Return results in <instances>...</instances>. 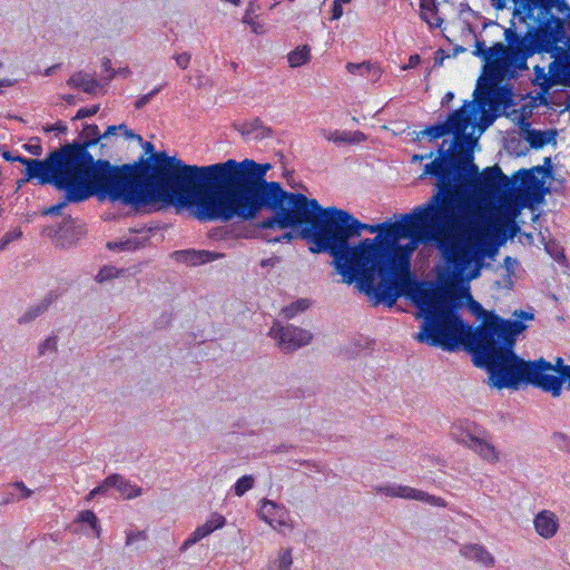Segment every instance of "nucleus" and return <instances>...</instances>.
Wrapping results in <instances>:
<instances>
[{
    "instance_id": "1",
    "label": "nucleus",
    "mask_w": 570,
    "mask_h": 570,
    "mask_svg": "<svg viewBox=\"0 0 570 570\" xmlns=\"http://www.w3.org/2000/svg\"><path fill=\"white\" fill-rule=\"evenodd\" d=\"M458 163L453 157L442 156L424 166V175L436 177L438 190L425 204L400 216L395 239L375 269L381 282H373V291L364 292L374 306L393 307L399 297H409L423 318L414 335L416 341L430 338L440 343L441 333L455 336L462 331L455 297L431 283L417 282L412 275L411 255L419 244L436 242L446 265L459 276L472 264L479 267L485 256L481 217L452 185Z\"/></svg>"
},
{
    "instance_id": "2",
    "label": "nucleus",
    "mask_w": 570,
    "mask_h": 570,
    "mask_svg": "<svg viewBox=\"0 0 570 570\" xmlns=\"http://www.w3.org/2000/svg\"><path fill=\"white\" fill-rule=\"evenodd\" d=\"M137 142V160L112 166L107 187L117 203L145 213L187 209L200 222H249V158L188 165L151 141Z\"/></svg>"
},
{
    "instance_id": "3",
    "label": "nucleus",
    "mask_w": 570,
    "mask_h": 570,
    "mask_svg": "<svg viewBox=\"0 0 570 570\" xmlns=\"http://www.w3.org/2000/svg\"><path fill=\"white\" fill-rule=\"evenodd\" d=\"M397 220L365 224L351 213L323 208L314 226L302 229V239L311 243L314 254L327 253L346 284L356 283L360 292L373 291L375 269L397 233Z\"/></svg>"
},
{
    "instance_id": "4",
    "label": "nucleus",
    "mask_w": 570,
    "mask_h": 570,
    "mask_svg": "<svg viewBox=\"0 0 570 570\" xmlns=\"http://www.w3.org/2000/svg\"><path fill=\"white\" fill-rule=\"evenodd\" d=\"M513 315L515 320H505L490 313L473 332L459 315L462 331L455 336L444 332L440 334V343H432L430 338L417 342L449 352L465 345L473 355L474 365L487 370L490 386L517 390L522 383L527 384L532 361H524L513 350L518 336L527 330L523 321L533 320L534 315L524 311H515Z\"/></svg>"
},
{
    "instance_id": "5",
    "label": "nucleus",
    "mask_w": 570,
    "mask_h": 570,
    "mask_svg": "<svg viewBox=\"0 0 570 570\" xmlns=\"http://www.w3.org/2000/svg\"><path fill=\"white\" fill-rule=\"evenodd\" d=\"M266 208L274 214L252 228V237L257 229H286L306 224L314 226L322 206L314 198L301 193H291L282 188L279 183L263 181L252 189V220L257 212Z\"/></svg>"
},
{
    "instance_id": "6",
    "label": "nucleus",
    "mask_w": 570,
    "mask_h": 570,
    "mask_svg": "<svg viewBox=\"0 0 570 570\" xmlns=\"http://www.w3.org/2000/svg\"><path fill=\"white\" fill-rule=\"evenodd\" d=\"M81 127L76 139L51 150V158L57 161V166H63L69 171L88 177L94 183L108 185L114 164L108 159H95L89 151L97 145H100V150L106 147L101 142L100 129L98 125L88 122H83Z\"/></svg>"
},
{
    "instance_id": "7",
    "label": "nucleus",
    "mask_w": 570,
    "mask_h": 570,
    "mask_svg": "<svg viewBox=\"0 0 570 570\" xmlns=\"http://www.w3.org/2000/svg\"><path fill=\"white\" fill-rule=\"evenodd\" d=\"M445 141H443L442 146L439 149V156H450L455 158L458 163V167L453 171V180L452 185L462 193L461 189L456 187L454 184L456 180L461 179L463 176H472L471 180V190L473 191L475 198L481 203H492V202H502L511 193V180L508 176L503 174L501 168L498 165L487 167L482 173L479 174V168L471 161V156L466 157H458L452 154V149H444ZM465 197L473 204L476 213L481 217L482 222V243L484 244V230L487 228V220L482 213L479 210L473 198L469 197L464 191Z\"/></svg>"
},
{
    "instance_id": "8",
    "label": "nucleus",
    "mask_w": 570,
    "mask_h": 570,
    "mask_svg": "<svg viewBox=\"0 0 570 570\" xmlns=\"http://www.w3.org/2000/svg\"><path fill=\"white\" fill-rule=\"evenodd\" d=\"M37 181L39 185H51L58 191H63L61 200L45 208L41 212L42 216H59L69 204H80L90 197H96L100 202L117 203L107 185L94 183L88 177L71 173L63 166H52Z\"/></svg>"
},
{
    "instance_id": "9",
    "label": "nucleus",
    "mask_w": 570,
    "mask_h": 570,
    "mask_svg": "<svg viewBox=\"0 0 570 570\" xmlns=\"http://www.w3.org/2000/svg\"><path fill=\"white\" fill-rule=\"evenodd\" d=\"M504 38L508 42L505 47L501 42L497 43V51H499L500 59H495L492 69L499 71L500 81L504 78L511 67L523 69L527 68L528 58L537 53L532 35L528 32L524 36H519L512 28L504 31Z\"/></svg>"
},
{
    "instance_id": "10",
    "label": "nucleus",
    "mask_w": 570,
    "mask_h": 570,
    "mask_svg": "<svg viewBox=\"0 0 570 570\" xmlns=\"http://www.w3.org/2000/svg\"><path fill=\"white\" fill-rule=\"evenodd\" d=\"M476 108L474 102L465 101L464 105L452 111L444 122L435 124L426 127L420 131L419 136H428L430 139H438L445 135L453 134L454 142L449 149H452L461 142V140L469 139L465 135L466 129L472 122V116L475 114Z\"/></svg>"
},
{
    "instance_id": "11",
    "label": "nucleus",
    "mask_w": 570,
    "mask_h": 570,
    "mask_svg": "<svg viewBox=\"0 0 570 570\" xmlns=\"http://www.w3.org/2000/svg\"><path fill=\"white\" fill-rule=\"evenodd\" d=\"M551 160L544 158L543 166H534L530 169L519 170L520 191L519 197L522 206L531 207L543 200L547 189L544 188V178L551 175Z\"/></svg>"
},
{
    "instance_id": "12",
    "label": "nucleus",
    "mask_w": 570,
    "mask_h": 570,
    "mask_svg": "<svg viewBox=\"0 0 570 570\" xmlns=\"http://www.w3.org/2000/svg\"><path fill=\"white\" fill-rule=\"evenodd\" d=\"M452 434L458 442L473 450L483 460L490 463H497L499 461V451L485 436V432L478 425L469 422L455 425Z\"/></svg>"
},
{
    "instance_id": "13",
    "label": "nucleus",
    "mask_w": 570,
    "mask_h": 570,
    "mask_svg": "<svg viewBox=\"0 0 570 570\" xmlns=\"http://www.w3.org/2000/svg\"><path fill=\"white\" fill-rule=\"evenodd\" d=\"M537 53H550L553 58L564 50L558 43L566 37L564 23L558 17L551 16L542 22L534 32H531Z\"/></svg>"
},
{
    "instance_id": "14",
    "label": "nucleus",
    "mask_w": 570,
    "mask_h": 570,
    "mask_svg": "<svg viewBox=\"0 0 570 570\" xmlns=\"http://www.w3.org/2000/svg\"><path fill=\"white\" fill-rule=\"evenodd\" d=\"M269 335L285 353L305 346L312 341V334L308 331L294 325H281L279 322L273 324Z\"/></svg>"
},
{
    "instance_id": "15",
    "label": "nucleus",
    "mask_w": 570,
    "mask_h": 570,
    "mask_svg": "<svg viewBox=\"0 0 570 570\" xmlns=\"http://www.w3.org/2000/svg\"><path fill=\"white\" fill-rule=\"evenodd\" d=\"M554 370L552 364L543 358L532 361L527 384L539 387L557 397L562 392V376L550 374Z\"/></svg>"
},
{
    "instance_id": "16",
    "label": "nucleus",
    "mask_w": 570,
    "mask_h": 570,
    "mask_svg": "<svg viewBox=\"0 0 570 570\" xmlns=\"http://www.w3.org/2000/svg\"><path fill=\"white\" fill-rule=\"evenodd\" d=\"M1 156L9 163H20L24 166V179L22 181H29L38 179L52 166L57 167V161L51 158V151H49L43 159L28 158L20 154L13 155L10 150H3Z\"/></svg>"
},
{
    "instance_id": "17",
    "label": "nucleus",
    "mask_w": 570,
    "mask_h": 570,
    "mask_svg": "<svg viewBox=\"0 0 570 570\" xmlns=\"http://www.w3.org/2000/svg\"><path fill=\"white\" fill-rule=\"evenodd\" d=\"M376 491L386 497L422 501L435 507H443L445 504L444 500L441 498L431 495L424 491L407 485L396 483L377 487Z\"/></svg>"
},
{
    "instance_id": "18",
    "label": "nucleus",
    "mask_w": 570,
    "mask_h": 570,
    "mask_svg": "<svg viewBox=\"0 0 570 570\" xmlns=\"http://www.w3.org/2000/svg\"><path fill=\"white\" fill-rule=\"evenodd\" d=\"M259 518L269 524L274 530L286 534L292 530L289 517L284 507L271 500H265L258 509Z\"/></svg>"
},
{
    "instance_id": "19",
    "label": "nucleus",
    "mask_w": 570,
    "mask_h": 570,
    "mask_svg": "<svg viewBox=\"0 0 570 570\" xmlns=\"http://www.w3.org/2000/svg\"><path fill=\"white\" fill-rule=\"evenodd\" d=\"M473 55L481 57L485 61L484 83H488L490 87L497 85L500 81L499 71L492 69L494 61H497L495 59H500L499 51H497V43L487 48L484 41L476 40Z\"/></svg>"
},
{
    "instance_id": "20",
    "label": "nucleus",
    "mask_w": 570,
    "mask_h": 570,
    "mask_svg": "<svg viewBox=\"0 0 570 570\" xmlns=\"http://www.w3.org/2000/svg\"><path fill=\"white\" fill-rule=\"evenodd\" d=\"M85 233V227L78 224L70 215L65 216L55 230L61 247L72 246Z\"/></svg>"
},
{
    "instance_id": "21",
    "label": "nucleus",
    "mask_w": 570,
    "mask_h": 570,
    "mask_svg": "<svg viewBox=\"0 0 570 570\" xmlns=\"http://www.w3.org/2000/svg\"><path fill=\"white\" fill-rule=\"evenodd\" d=\"M225 524L226 519L224 515L217 512L212 513L210 518L204 524L197 527L184 541L180 547V551L187 550L189 547L196 544L202 539L212 534L214 531L222 529Z\"/></svg>"
},
{
    "instance_id": "22",
    "label": "nucleus",
    "mask_w": 570,
    "mask_h": 570,
    "mask_svg": "<svg viewBox=\"0 0 570 570\" xmlns=\"http://www.w3.org/2000/svg\"><path fill=\"white\" fill-rule=\"evenodd\" d=\"M174 256L179 263H184L190 266H199L223 258L225 255L218 252L189 248L176 250L174 252Z\"/></svg>"
},
{
    "instance_id": "23",
    "label": "nucleus",
    "mask_w": 570,
    "mask_h": 570,
    "mask_svg": "<svg viewBox=\"0 0 570 570\" xmlns=\"http://www.w3.org/2000/svg\"><path fill=\"white\" fill-rule=\"evenodd\" d=\"M518 8V11L522 10L528 18H532L534 10L540 11V16L546 19H550L551 10L558 4H564L563 0H513Z\"/></svg>"
},
{
    "instance_id": "24",
    "label": "nucleus",
    "mask_w": 570,
    "mask_h": 570,
    "mask_svg": "<svg viewBox=\"0 0 570 570\" xmlns=\"http://www.w3.org/2000/svg\"><path fill=\"white\" fill-rule=\"evenodd\" d=\"M210 237L217 240H225L229 247H235L240 239H249V227L244 224H234L213 229Z\"/></svg>"
},
{
    "instance_id": "25",
    "label": "nucleus",
    "mask_w": 570,
    "mask_h": 570,
    "mask_svg": "<svg viewBox=\"0 0 570 570\" xmlns=\"http://www.w3.org/2000/svg\"><path fill=\"white\" fill-rule=\"evenodd\" d=\"M533 525L540 537L551 539L558 532L559 520L554 512L542 510L534 517Z\"/></svg>"
},
{
    "instance_id": "26",
    "label": "nucleus",
    "mask_w": 570,
    "mask_h": 570,
    "mask_svg": "<svg viewBox=\"0 0 570 570\" xmlns=\"http://www.w3.org/2000/svg\"><path fill=\"white\" fill-rule=\"evenodd\" d=\"M550 71H554L558 85L570 87V52L562 50L553 57Z\"/></svg>"
},
{
    "instance_id": "27",
    "label": "nucleus",
    "mask_w": 570,
    "mask_h": 570,
    "mask_svg": "<svg viewBox=\"0 0 570 570\" xmlns=\"http://www.w3.org/2000/svg\"><path fill=\"white\" fill-rule=\"evenodd\" d=\"M460 553L465 559L473 560L484 567H493L494 558L482 544L471 543L460 548Z\"/></svg>"
},
{
    "instance_id": "28",
    "label": "nucleus",
    "mask_w": 570,
    "mask_h": 570,
    "mask_svg": "<svg viewBox=\"0 0 570 570\" xmlns=\"http://www.w3.org/2000/svg\"><path fill=\"white\" fill-rule=\"evenodd\" d=\"M67 86L73 89L82 90L85 94L95 95L101 83L92 78L89 73L77 71L72 73L67 80Z\"/></svg>"
},
{
    "instance_id": "29",
    "label": "nucleus",
    "mask_w": 570,
    "mask_h": 570,
    "mask_svg": "<svg viewBox=\"0 0 570 570\" xmlns=\"http://www.w3.org/2000/svg\"><path fill=\"white\" fill-rule=\"evenodd\" d=\"M108 483L112 484V488L116 489L122 498L128 500L142 494V488L131 484L130 481L118 473L108 475Z\"/></svg>"
},
{
    "instance_id": "30",
    "label": "nucleus",
    "mask_w": 570,
    "mask_h": 570,
    "mask_svg": "<svg viewBox=\"0 0 570 570\" xmlns=\"http://www.w3.org/2000/svg\"><path fill=\"white\" fill-rule=\"evenodd\" d=\"M58 293L55 291H50L40 303L37 305L30 306L20 317V324H27L42 315L49 306L58 298Z\"/></svg>"
},
{
    "instance_id": "31",
    "label": "nucleus",
    "mask_w": 570,
    "mask_h": 570,
    "mask_svg": "<svg viewBox=\"0 0 570 570\" xmlns=\"http://www.w3.org/2000/svg\"><path fill=\"white\" fill-rule=\"evenodd\" d=\"M302 228L299 232L295 230H287L286 229H261L264 234L262 235L266 242L268 243H291L294 238L301 237V232L304 227H306V224L299 225Z\"/></svg>"
},
{
    "instance_id": "32",
    "label": "nucleus",
    "mask_w": 570,
    "mask_h": 570,
    "mask_svg": "<svg viewBox=\"0 0 570 570\" xmlns=\"http://www.w3.org/2000/svg\"><path fill=\"white\" fill-rule=\"evenodd\" d=\"M75 522L81 524L82 527H85V525L88 527V529L90 530V532L92 533L94 537H96V538L100 537V533H101L100 521L94 511L83 510V511L79 512Z\"/></svg>"
},
{
    "instance_id": "33",
    "label": "nucleus",
    "mask_w": 570,
    "mask_h": 570,
    "mask_svg": "<svg viewBox=\"0 0 570 570\" xmlns=\"http://www.w3.org/2000/svg\"><path fill=\"white\" fill-rule=\"evenodd\" d=\"M534 85L540 87L543 92H547L550 88L558 85L557 78H554V71L546 72L544 68L534 67Z\"/></svg>"
},
{
    "instance_id": "34",
    "label": "nucleus",
    "mask_w": 570,
    "mask_h": 570,
    "mask_svg": "<svg viewBox=\"0 0 570 570\" xmlns=\"http://www.w3.org/2000/svg\"><path fill=\"white\" fill-rule=\"evenodd\" d=\"M287 59L292 68L301 67L309 61L311 48L307 45L299 46L288 53Z\"/></svg>"
},
{
    "instance_id": "35",
    "label": "nucleus",
    "mask_w": 570,
    "mask_h": 570,
    "mask_svg": "<svg viewBox=\"0 0 570 570\" xmlns=\"http://www.w3.org/2000/svg\"><path fill=\"white\" fill-rule=\"evenodd\" d=\"M552 136H553V132H551V131L530 129L527 132L525 139L532 148L538 149V148H542L543 146L549 144Z\"/></svg>"
},
{
    "instance_id": "36",
    "label": "nucleus",
    "mask_w": 570,
    "mask_h": 570,
    "mask_svg": "<svg viewBox=\"0 0 570 570\" xmlns=\"http://www.w3.org/2000/svg\"><path fill=\"white\" fill-rule=\"evenodd\" d=\"M293 563V549L282 548L277 552V557L273 562V567L275 570H294Z\"/></svg>"
},
{
    "instance_id": "37",
    "label": "nucleus",
    "mask_w": 570,
    "mask_h": 570,
    "mask_svg": "<svg viewBox=\"0 0 570 570\" xmlns=\"http://www.w3.org/2000/svg\"><path fill=\"white\" fill-rule=\"evenodd\" d=\"M309 307V301L306 298H301L289 304L288 306L282 309V315L286 320H291L295 317L297 314L306 311Z\"/></svg>"
},
{
    "instance_id": "38",
    "label": "nucleus",
    "mask_w": 570,
    "mask_h": 570,
    "mask_svg": "<svg viewBox=\"0 0 570 570\" xmlns=\"http://www.w3.org/2000/svg\"><path fill=\"white\" fill-rule=\"evenodd\" d=\"M271 168L272 165L268 163L259 164L252 160V185L254 186L255 184L267 181L264 177Z\"/></svg>"
},
{
    "instance_id": "39",
    "label": "nucleus",
    "mask_w": 570,
    "mask_h": 570,
    "mask_svg": "<svg viewBox=\"0 0 570 570\" xmlns=\"http://www.w3.org/2000/svg\"><path fill=\"white\" fill-rule=\"evenodd\" d=\"M346 69L352 75L367 76L372 71L374 75H377L376 68H374V66L371 65L368 61H363L361 63L348 62L346 65Z\"/></svg>"
},
{
    "instance_id": "40",
    "label": "nucleus",
    "mask_w": 570,
    "mask_h": 570,
    "mask_svg": "<svg viewBox=\"0 0 570 570\" xmlns=\"http://www.w3.org/2000/svg\"><path fill=\"white\" fill-rule=\"evenodd\" d=\"M119 273L120 272L117 267L111 266V265H105L99 269V272L95 276V279L97 283H105L115 277H118Z\"/></svg>"
},
{
    "instance_id": "41",
    "label": "nucleus",
    "mask_w": 570,
    "mask_h": 570,
    "mask_svg": "<svg viewBox=\"0 0 570 570\" xmlns=\"http://www.w3.org/2000/svg\"><path fill=\"white\" fill-rule=\"evenodd\" d=\"M271 128L264 126L259 119L252 120V139L263 140L271 137Z\"/></svg>"
},
{
    "instance_id": "42",
    "label": "nucleus",
    "mask_w": 570,
    "mask_h": 570,
    "mask_svg": "<svg viewBox=\"0 0 570 570\" xmlns=\"http://www.w3.org/2000/svg\"><path fill=\"white\" fill-rule=\"evenodd\" d=\"M21 237H22V230L20 227H17L12 230L7 232L0 238V250H4L10 243H12L13 240L20 239Z\"/></svg>"
},
{
    "instance_id": "43",
    "label": "nucleus",
    "mask_w": 570,
    "mask_h": 570,
    "mask_svg": "<svg viewBox=\"0 0 570 570\" xmlns=\"http://www.w3.org/2000/svg\"><path fill=\"white\" fill-rule=\"evenodd\" d=\"M322 135H323V137L325 139H327L328 141H333V142L351 141L350 132H346V131H338V130L326 131V130H323Z\"/></svg>"
},
{
    "instance_id": "44",
    "label": "nucleus",
    "mask_w": 570,
    "mask_h": 570,
    "mask_svg": "<svg viewBox=\"0 0 570 570\" xmlns=\"http://www.w3.org/2000/svg\"><path fill=\"white\" fill-rule=\"evenodd\" d=\"M100 109V105H91L90 107H81L77 110L76 115L72 117V120H82L86 118L94 117L98 114Z\"/></svg>"
},
{
    "instance_id": "45",
    "label": "nucleus",
    "mask_w": 570,
    "mask_h": 570,
    "mask_svg": "<svg viewBox=\"0 0 570 570\" xmlns=\"http://www.w3.org/2000/svg\"><path fill=\"white\" fill-rule=\"evenodd\" d=\"M552 443L557 449L570 453V439L564 433H553Z\"/></svg>"
},
{
    "instance_id": "46",
    "label": "nucleus",
    "mask_w": 570,
    "mask_h": 570,
    "mask_svg": "<svg viewBox=\"0 0 570 570\" xmlns=\"http://www.w3.org/2000/svg\"><path fill=\"white\" fill-rule=\"evenodd\" d=\"M107 247L111 250H134L137 248L136 240L126 239L120 242H109Z\"/></svg>"
},
{
    "instance_id": "47",
    "label": "nucleus",
    "mask_w": 570,
    "mask_h": 570,
    "mask_svg": "<svg viewBox=\"0 0 570 570\" xmlns=\"http://www.w3.org/2000/svg\"><path fill=\"white\" fill-rule=\"evenodd\" d=\"M112 489V484L108 483V476L100 482L97 487H95L87 495V500H91L98 495H106L108 491Z\"/></svg>"
},
{
    "instance_id": "48",
    "label": "nucleus",
    "mask_w": 570,
    "mask_h": 570,
    "mask_svg": "<svg viewBox=\"0 0 570 570\" xmlns=\"http://www.w3.org/2000/svg\"><path fill=\"white\" fill-rule=\"evenodd\" d=\"M249 490V474L240 476L233 485V491L236 495L242 497Z\"/></svg>"
},
{
    "instance_id": "49",
    "label": "nucleus",
    "mask_w": 570,
    "mask_h": 570,
    "mask_svg": "<svg viewBox=\"0 0 570 570\" xmlns=\"http://www.w3.org/2000/svg\"><path fill=\"white\" fill-rule=\"evenodd\" d=\"M23 149L29 154L39 157L42 154L41 140L39 137H32L28 144L23 145Z\"/></svg>"
},
{
    "instance_id": "50",
    "label": "nucleus",
    "mask_w": 570,
    "mask_h": 570,
    "mask_svg": "<svg viewBox=\"0 0 570 570\" xmlns=\"http://www.w3.org/2000/svg\"><path fill=\"white\" fill-rule=\"evenodd\" d=\"M42 130L45 132L56 131L57 136L66 135L68 131V126L62 120H58L53 124H47L46 126L42 127Z\"/></svg>"
},
{
    "instance_id": "51",
    "label": "nucleus",
    "mask_w": 570,
    "mask_h": 570,
    "mask_svg": "<svg viewBox=\"0 0 570 570\" xmlns=\"http://www.w3.org/2000/svg\"><path fill=\"white\" fill-rule=\"evenodd\" d=\"M57 336H48L43 342L39 344V355L46 354L47 351H56L57 350Z\"/></svg>"
},
{
    "instance_id": "52",
    "label": "nucleus",
    "mask_w": 570,
    "mask_h": 570,
    "mask_svg": "<svg viewBox=\"0 0 570 570\" xmlns=\"http://www.w3.org/2000/svg\"><path fill=\"white\" fill-rule=\"evenodd\" d=\"M101 68H102L104 72L108 73V76L105 78L106 82H109L110 80H112L115 78V76L117 75L116 70L112 68L111 60L107 57L102 58Z\"/></svg>"
},
{
    "instance_id": "53",
    "label": "nucleus",
    "mask_w": 570,
    "mask_h": 570,
    "mask_svg": "<svg viewBox=\"0 0 570 570\" xmlns=\"http://www.w3.org/2000/svg\"><path fill=\"white\" fill-rule=\"evenodd\" d=\"M121 128L119 131L122 132L126 139H135L136 141H142V137L139 134H136L132 129H129L125 122L119 124Z\"/></svg>"
},
{
    "instance_id": "54",
    "label": "nucleus",
    "mask_w": 570,
    "mask_h": 570,
    "mask_svg": "<svg viewBox=\"0 0 570 570\" xmlns=\"http://www.w3.org/2000/svg\"><path fill=\"white\" fill-rule=\"evenodd\" d=\"M147 534L145 531H129L126 535V544H131L138 540H145Z\"/></svg>"
},
{
    "instance_id": "55",
    "label": "nucleus",
    "mask_w": 570,
    "mask_h": 570,
    "mask_svg": "<svg viewBox=\"0 0 570 570\" xmlns=\"http://www.w3.org/2000/svg\"><path fill=\"white\" fill-rule=\"evenodd\" d=\"M174 59L179 68L186 69L190 62V55L188 52H183L179 55H175Z\"/></svg>"
},
{
    "instance_id": "56",
    "label": "nucleus",
    "mask_w": 570,
    "mask_h": 570,
    "mask_svg": "<svg viewBox=\"0 0 570 570\" xmlns=\"http://www.w3.org/2000/svg\"><path fill=\"white\" fill-rule=\"evenodd\" d=\"M504 267L507 269V273L509 276L514 274L515 268L518 267L519 263L515 258L511 256H507L503 261Z\"/></svg>"
},
{
    "instance_id": "57",
    "label": "nucleus",
    "mask_w": 570,
    "mask_h": 570,
    "mask_svg": "<svg viewBox=\"0 0 570 570\" xmlns=\"http://www.w3.org/2000/svg\"><path fill=\"white\" fill-rule=\"evenodd\" d=\"M470 308L475 315L483 316V320L491 313V312L484 311L482 305L475 301H472Z\"/></svg>"
},
{
    "instance_id": "58",
    "label": "nucleus",
    "mask_w": 570,
    "mask_h": 570,
    "mask_svg": "<svg viewBox=\"0 0 570 570\" xmlns=\"http://www.w3.org/2000/svg\"><path fill=\"white\" fill-rule=\"evenodd\" d=\"M14 487L21 491L20 499H28L31 497L32 491L28 489L22 481L16 482Z\"/></svg>"
},
{
    "instance_id": "59",
    "label": "nucleus",
    "mask_w": 570,
    "mask_h": 570,
    "mask_svg": "<svg viewBox=\"0 0 570 570\" xmlns=\"http://www.w3.org/2000/svg\"><path fill=\"white\" fill-rule=\"evenodd\" d=\"M121 126L119 125H109L104 132H101L102 139H107L111 136H116Z\"/></svg>"
},
{
    "instance_id": "60",
    "label": "nucleus",
    "mask_w": 570,
    "mask_h": 570,
    "mask_svg": "<svg viewBox=\"0 0 570 570\" xmlns=\"http://www.w3.org/2000/svg\"><path fill=\"white\" fill-rule=\"evenodd\" d=\"M343 16L342 3L334 0L332 9V20H338Z\"/></svg>"
},
{
    "instance_id": "61",
    "label": "nucleus",
    "mask_w": 570,
    "mask_h": 570,
    "mask_svg": "<svg viewBox=\"0 0 570 570\" xmlns=\"http://www.w3.org/2000/svg\"><path fill=\"white\" fill-rule=\"evenodd\" d=\"M559 374L562 376V383H568V389H570V365L562 366L559 370Z\"/></svg>"
},
{
    "instance_id": "62",
    "label": "nucleus",
    "mask_w": 570,
    "mask_h": 570,
    "mask_svg": "<svg viewBox=\"0 0 570 570\" xmlns=\"http://www.w3.org/2000/svg\"><path fill=\"white\" fill-rule=\"evenodd\" d=\"M421 61V58L419 55H412L409 58L407 65L404 67V69L415 68Z\"/></svg>"
},
{
    "instance_id": "63",
    "label": "nucleus",
    "mask_w": 570,
    "mask_h": 570,
    "mask_svg": "<svg viewBox=\"0 0 570 570\" xmlns=\"http://www.w3.org/2000/svg\"><path fill=\"white\" fill-rule=\"evenodd\" d=\"M149 102L150 101L148 100V97H145V95H142L135 101V109L140 110Z\"/></svg>"
},
{
    "instance_id": "64",
    "label": "nucleus",
    "mask_w": 570,
    "mask_h": 570,
    "mask_svg": "<svg viewBox=\"0 0 570 570\" xmlns=\"http://www.w3.org/2000/svg\"><path fill=\"white\" fill-rule=\"evenodd\" d=\"M551 256L559 263L563 262L566 259V256L560 248H557L553 252H550Z\"/></svg>"
}]
</instances>
